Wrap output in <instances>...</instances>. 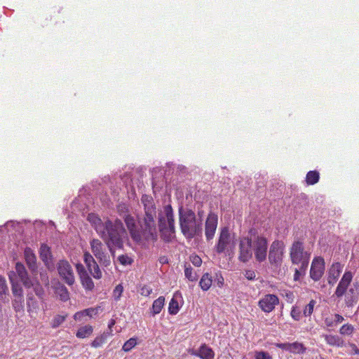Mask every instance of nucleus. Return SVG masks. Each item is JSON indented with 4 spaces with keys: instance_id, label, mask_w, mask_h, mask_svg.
I'll return each instance as SVG.
<instances>
[{
    "instance_id": "obj_48",
    "label": "nucleus",
    "mask_w": 359,
    "mask_h": 359,
    "mask_svg": "<svg viewBox=\"0 0 359 359\" xmlns=\"http://www.w3.org/2000/svg\"><path fill=\"white\" fill-rule=\"evenodd\" d=\"M245 276L248 280H254L255 278V273L254 271L248 270L245 273Z\"/></svg>"
},
{
    "instance_id": "obj_21",
    "label": "nucleus",
    "mask_w": 359,
    "mask_h": 359,
    "mask_svg": "<svg viewBox=\"0 0 359 359\" xmlns=\"http://www.w3.org/2000/svg\"><path fill=\"white\" fill-rule=\"evenodd\" d=\"M40 257L42 259V261L44 262L46 266L50 269L53 266L52 264V256L50 253V250L48 246H47L46 244L41 245L40 248Z\"/></svg>"
},
{
    "instance_id": "obj_18",
    "label": "nucleus",
    "mask_w": 359,
    "mask_h": 359,
    "mask_svg": "<svg viewBox=\"0 0 359 359\" xmlns=\"http://www.w3.org/2000/svg\"><path fill=\"white\" fill-rule=\"evenodd\" d=\"M43 295L39 297L40 301L34 298L29 297L27 299V311L32 318H35L39 313L43 304Z\"/></svg>"
},
{
    "instance_id": "obj_35",
    "label": "nucleus",
    "mask_w": 359,
    "mask_h": 359,
    "mask_svg": "<svg viewBox=\"0 0 359 359\" xmlns=\"http://www.w3.org/2000/svg\"><path fill=\"white\" fill-rule=\"evenodd\" d=\"M88 271H90V273H91V275L95 278L100 279L102 278V272H101L98 265L97 264V263L93 264V265L88 266Z\"/></svg>"
},
{
    "instance_id": "obj_23",
    "label": "nucleus",
    "mask_w": 359,
    "mask_h": 359,
    "mask_svg": "<svg viewBox=\"0 0 359 359\" xmlns=\"http://www.w3.org/2000/svg\"><path fill=\"white\" fill-rule=\"evenodd\" d=\"M25 259L30 270L32 271L36 269V259L34 253L30 248H26L25 250Z\"/></svg>"
},
{
    "instance_id": "obj_33",
    "label": "nucleus",
    "mask_w": 359,
    "mask_h": 359,
    "mask_svg": "<svg viewBox=\"0 0 359 359\" xmlns=\"http://www.w3.org/2000/svg\"><path fill=\"white\" fill-rule=\"evenodd\" d=\"M67 318V315H56L51 320L50 325L53 328H57L62 325Z\"/></svg>"
},
{
    "instance_id": "obj_45",
    "label": "nucleus",
    "mask_w": 359,
    "mask_h": 359,
    "mask_svg": "<svg viewBox=\"0 0 359 359\" xmlns=\"http://www.w3.org/2000/svg\"><path fill=\"white\" fill-rule=\"evenodd\" d=\"M354 292V290L353 288H351L348 290V294L345 297V302L348 306H351L353 305V302H355V299L350 296L351 294H353Z\"/></svg>"
},
{
    "instance_id": "obj_6",
    "label": "nucleus",
    "mask_w": 359,
    "mask_h": 359,
    "mask_svg": "<svg viewBox=\"0 0 359 359\" xmlns=\"http://www.w3.org/2000/svg\"><path fill=\"white\" fill-rule=\"evenodd\" d=\"M251 237L252 247L255 252L257 261L262 262L266 259L267 254V241L259 235L255 234V231L251 229L249 232Z\"/></svg>"
},
{
    "instance_id": "obj_56",
    "label": "nucleus",
    "mask_w": 359,
    "mask_h": 359,
    "mask_svg": "<svg viewBox=\"0 0 359 359\" xmlns=\"http://www.w3.org/2000/svg\"><path fill=\"white\" fill-rule=\"evenodd\" d=\"M225 238H226V244L227 241H228V239H229V234L226 232Z\"/></svg>"
},
{
    "instance_id": "obj_37",
    "label": "nucleus",
    "mask_w": 359,
    "mask_h": 359,
    "mask_svg": "<svg viewBox=\"0 0 359 359\" xmlns=\"http://www.w3.org/2000/svg\"><path fill=\"white\" fill-rule=\"evenodd\" d=\"M316 304V302L311 299L309 303L305 306L303 312L305 316H310L313 312V308Z\"/></svg>"
},
{
    "instance_id": "obj_30",
    "label": "nucleus",
    "mask_w": 359,
    "mask_h": 359,
    "mask_svg": "<svg viewBox=\"0 0 359 359\" xmlns=\"http://www.w3.org/2000/svg\"><path fill=\"white\" fill-rule=\"evenodd\" d=\"M55 293L63 302H66L69 299V292L67 289L61 284H59L58 286L55 288Z\"/></svg>"
},
{
    "instance_id": "obj_15",
    "label": "nucleus",
    "mask_w": 359,
    "mask_h": 359,
    "mask_svg": "<svg viewBox=\"0 0 359 359\" xmlns=\"http://www.w3.org/2000/svg\"><path fill=\"white\" fill-rule=\"evenodd\" d=\"M101 310L100 306L90 307L82 311H78L74 313V319L76 321L83 322L86 321L88 318H93L96 317L100 311Z\"/></svg>"
},
{
    "instance_id": "obj_50",
    "label": "nucleus",
    "mask_w": 359,
    "mask_h": 359,
    "mask_svg": "<svg viewBox=\"0 0 359 359\" xmlns=\"http://www.w3.org/2000/svg\"><path fill=\"white\" fill-rule=\"evenodd\" d=\"M76 268L80 277L81 273H87L84 269V266L81 264H77Z\"/></svg>"
},
{
    "instance_id": "obj_1",
    "label": "nucleus",
    "mask_w": 359,
    "mask_h": 359,
    "mask_svg": "<svg viewBox=\"0 0 359 359\" xmlns=\"http://www.w3.org/2000/svg\"><path fill=\"white\" fill-rule=\"evenodd\" d=\"M141 202L144 209V216L136 222L131 215L123 217L125 223L133 240L137 243L142 240L154 241L157 238L155 217L156 205L151 196L143 195Z\"/></svg>"
},
{
    "instance_id": "obj_54",
    "label": "nucleus",
    "mask_w": 359,
    "mask_h": 359,
    "mask_svg": "<svg viewBox=\"0 0 359 359\" xmlns=\"http://www.w3.org/2000/svg\"><path fill=\"white\" fill-rule=\"evenodd\" d=\"M325 323L327 327H332L334 325V319L326 318L325 320Z\"/></svg>"
},
{
    "instance_id": "obj_17",
    "label": "nucleus",
    "mask_w": 359,
    "mask_h": 359,
    "mask_svg": "<svg viewBox=\"0 0 359 359\" xmlns=\"http://www.w3.org/2000/svg\"><path fill=\"white\" fill-rule=\"evenodd\" d=\"M183 304V297L179 291H177L174 293L172 298L171 299L169 306H168V312L171 315L177 314L180 307Z\"/></svg>"
},
{
    "instance_id": "obj_53",
    "label": "nucleus",
    "mask_w": 359,
    "mask_h": 359,
    "mask_svg": "<svg viewBox=\"0 0 359 359\" xmlns=\"http://www.w3.org/2000/svg\"><path fill=\"white\" fill-rule=\"evenodd\" d=\"M276 346L280 348H281V349H283V350H285V351H289L290 343L277 344Z\"/></svg>"
},
{
    "instance_id": "obj_34",
    "label": "nucleus",
    "mask_w": 359,
    "mask_h": 359,
    "mask_svg": "<svg viewBox=\"0 0 359 359\" xmlns=\"http://www.w3.org/2000/svg\"><path fill=\"white\" fill-rule=\"evenodd\" d=\"M184 275L190 281H196L198 278L196 273H195L192 268L189 265H185Z\"/></svg>"
},
{
    "instance_id": "obj_42",
    "label": "nucleus",
    "mask_w": 359,
    "mask_h": 359,
    "mask_svg": "<svg viewBox=\"0 0 359 359\" xmlns=\"http://www.w3.org/2000/svg\"><path fill=\"white\" fill-rule=\"evenodd\" d=\"M84 262L87 267L92 266L93 264L96 263L92 255L88 252H86L84 253Z\"/></svg>"
},
{
    "instance_id": "obj_11",
    "label": "nucleus",
    "mask_w": 359,
    "mask_h": 359,
    "mask_svg": "<svg viewBox=\"0 0 359 359\" xmlns=\"http://www.w3.org/2000/svg\"><path fill=\"white\" fill-rule=\"evenodd\" d=\"M90 248L95 257L99 259L101 263L105 266L110 263L109 257L104 252L103 245L100 241L98 239H93L90 241Z\"/></svg>"
},
{
    "instance_id": "obj_44",
    "label": "nucleus",
    "mask_w": 359,
    "mask_h": 359,
    "mask_svg": "<svg viewBox=\"0 0 359 359\" xmlns=\"http://www.w3.org/2000/svg\"><path fill=\"white\" fill-rule=\"evenodd\" d=\"M255 358V359H271L270 354L265 351H256Z\"/></svg>"
},
{
    "instance_id": "obj_28",
    "label": "nucleus",
    "mask_w": 359,
    "mask_h": 359,
    "mask_svg": "<svg viewBox=\"0 0 359 359\" xmlns=\"http://www.w3.org/2000/svg\"><path fill=\"white\" fill-rule=\"evenodd\" d=\"M320 175L316 170L308 172L306 177V182L308 185H313L319 181Z\"/></svg>"
},
{
    "instance_id": "obj_46",
    "label": "nucleus",
    "mask_w": 359,
    "mask_h": 359,
    "mask_svg": "<svg viewBox=\"0 0 359 359\" xmlns=\"http://www.w3.org/2000/svg\"><path fill=\"white\" fill-rule=\"evenodd\" d=\"M152 293V289L148 285H144L140 289V294L144 297H148Z\"/></svg>"
},
{
    "instance_id": "obj_13",
    "label": "nucleus",
    "mask_w": 359,
    "mask_h": 359,
    "mask_svg": "<svg viewBox=\"0 0 359 359\" xmlns=\"http://www.w3.org/2000/svg\"><path fill=\"white\" fill-rule=\"evenodd\" d=\"M251 237L243 238L240 242L239 259L243 262H248L252 256Z\"/></svg>"
},
{
    "instance_id": "obj_20",
    "label": "nucleus",
    "mask_w": 359,
    "mask_h": 359,
    "mask_svg": "<svg viewBox=\"0 0 359 359\" xmlns=\"http://www.w3.org/2000/svg\"><path fill=\"white\" fill-rule=\"evenodd\" d=\"M189 353H190L191 355L198 356L201 359H212L214 357V353L212 350L205 345L201 346L198 351L189 350Z\"/></svg>"
},
{
    "instance_id": "obj_29",
    "label": "nucleus",
    "mask_w": 359,
    "mask_h": 359,
    "mask_svg": "<svg viewBox=\"0 0 359 359\" xmlns=\"http://www.w3.org/2000/svg\"><path fill=\"white\" fill-rule=\"evenodd\" d=\"M80 278H81L82 285L86 290H91L93 289L94 283H93L92 279L89 277V276L87 273H81Z\"/></svg>"
},
{
    "instance_id": "obj_32",
    "label": "nucleus",
    "mask_w": 359,
    "mask_h": 359,
    "mask_svg": "<svg viewBox=\"0 0 359 359\" xmlns=\"http://www.w3.org/2000/svg\"><path fill=\"white\" fill-rule=\"evenodd\" d=\"M199 284L202 290H208L212 285V279L209 277L208 274L206 273L202 276Z\"/></svg>"
},
{
    "instance_id": "obj_5",
    "label": "nucleus",
    "mask_w": 359,
    "mask_h": 359,
    "mask_svg": "<svg viewBox=\"0 0 359 359\" xmlns=\"http://www.w3.org/2000/svg\"><path fill=\"white\" fill-rule=\"evenodd\" d=\"M180 223L182 233L187 238H192L197 229L196 216L193 211H180Z\"/></svg>"
},
{
    "instance_id": "obj_2",
    "label": "nucleus",
    "mask_w": 359,
    "mask_h": 359,
    "mask_svg": "<svg viewBox=\"0 0 359 359\" xmlns=\"http://www.w3.org/2000/svg\"><path fill=\"white\" fill-rule=\"evenodd\" d=\"M88 220L94 226L97 233L106 241L110 250L112 248H121L128 238V234L120 220L114 222L107 219L102 221L95 214H89Z\"/></svg>"
},
{
    "instance_id": "obj_8",
    "label": "nucleus",
    "mask_w": 359,
    "mask_h": 359,
    "mask_svg": "<svg viewBox=\"0 0 359 359\" xmlns=\"http://www.w3.org/2000/svg\"><path fill=\"white\" fill-rule=\"evenodd\" d=\"M285 244L282 241H274L269 248V260L272 264H279L282 262Z\"/></svg>"
},
{
    "instance_id": "obj_7",
    "label": "nucleus",
    "mask_w": 359,
    "mask_h": 359,
    "mask_svg": "<svg viewBox=\"0 0 359 359\" xmlns=\"http://www.w3.org/2000/svg\"><path fill=\"white\" fill-rule=\"evenodd\" d=\"M13 272L16 275L17 280H20L21 282H22L23 285L26 287H33L34 291L37 296L41 297L43 294V289L38 283V281L35 280H29V278L27 277V271L23 264L20 262L16 263L15 271Z\"/></svg>"
},
{
    "instance_id": "obj_41",
    "label": "nucleus",
    "mask_w": 359,
    "mask_h": 359,
    "mask_svg": "<svg viewBox=\"0 0 359 359\" xmlns=\"http://www.w3.org/2000/svg\"><path fill=\"white\" fill-rule=\"evenodd\" d=\"M118 259L120 263L124 266L130 265L133 262V259L126 255L119 256Z\"/></svg>"
},
{
    "instance_id": "obj_9",
    "label": "nucleus",
    "mask_w": 359,
    "mask_h": 359,
    "mask_svg": "<svg viewBox=\"0 0 359 359\" xmlns=\"http://www.w3.org/2000/svg\"><path fill=\"white\" fill-rule=\"evenodd\" d=\"M8 278L12 285V292L15 297L13 306L15 309L22 308V302L23 301V292L20 285L17 280L16 275L14 272H9Z\"/></svg>"
},
{
    "instance_id": "obj_25",
    "label": "nucleus",
    "mask_w": 359,
    "mask_h": 359,
    "mask_svg": "<svg viewBox=\"0 0 359 359\" xmlns=\"http://www.w3.org/2000/svg\"><path fill=\"white\" fill-rule=\"evenodd\" d=\"M165 304V298L163 297H159L158 299L154 301L151 307V313L153 316H156L161 311Z\"/></svg>"
},
{
    "instance_id": "obj_14",
    "label": "nucleus",
    "mask_w": 359,
    "mask_h": 359,
    "mask_svg": "<svg viewBox=\"0 0 359 359\" xmlns=\"http://www.w3.org/2000/svg\"><path fill=\"white\" fill-rule=\"evenodd\" d=\"M279 303L278 297L275 294H266L259 301V306L266 313L272 311Z\"/></svg>"
},
{
    "instance_id": "obj_47",
    "label": "nucleus",
    "mask_w": 359,
    "mask_h": 359,
    "mask_svg": "<svg viewBox=\"0 0 359 359\" xmlns=\"http://www.w3.org/2000/svg\"><path fill=\"white\" fill-rule=\"evenodd\" d=\"M291 316L295 320H299L301 316V311L297 307H293L291 311Z\"/></svg>"
},
{
    "instance_id": "obj_19",
    "label": "nucleus",
    "mask_w": 359,
    "mask_h": 359,
    "mask_svg": "<svg viewBox=\"0 0 359 359\" xmlns=\"http://www.w3.org/2000/svg\"><path fill=\"white\" fill-rule=\"evenodd\" d=\"M217 226V217L214 214H210L205 222V236L207 239H212L214 236Z\"/></svg>"
},
{
    "instance_id": "obj_24",
    "label": "nucleus",
    "mask_w": 359,
    "mask_h": 359,
    "mask_svg": "<svg viewBox=\"0 0 359 359\" xmlns=\"http://www.w3.org/2000/svg\"><path fill=\"white\" fill-rule=\"evenodd\" d=\"M93 332V326L90 325H85L83 326L80 327L76 333V337L79 339H84L89 337Z\"/></svg>"
},
{
    "instance_id": "obj_27",
    "label": "nucleus",
    "mask_w": 359,
    "mask_h": 359,
    "mask_svg": "<svg viewBox=\"0 0 359 359\" xmlns=\"http://www.w3.org/2000/svg\"><path fill=\"white\" fill-rule=\"evenodd\" d=\"M109 337H111V332H103L102 334L95 338L91 343V346L94 348L100 347Z\"/></svg>"
},
{
    "instance_id": "obj_39",
    "label": "nucleus",
    "mask_w": 359,
    "mask_h": 359,
    "mask_svg": "<svg viewBox=\"0 0 359 359\" xmlns=\"http://www.w3.org/2000/svg\"><path fill=\"white\" fill-rule=\"evenodd\" d=\"M123 292V286L121 284L116 285L113 291V297H114V299L118 300L120 299V297H121Z\"/></svg>"
},
{
    "instance_id": "obj_16",
    "label": "nucleus",
    "mask_w": 359,
    "mask_h": 359,
    "mask_svg": "<svg viewBox=\"0 0 359 359\" xmlns=\"http://www.w3.org/2000/svg\"><path fill=\"white\" fill-rule=\"evenodd\" d=\"M352 278L353 276L351 272L346 271L344 273V274L342 276V278L341 279L339 283L338 284V286L334 293L337 297H341L343 295L345 294L347 288L352 280Z\"/></svg>"
},
{
    "instance_id": "obj_26",
    "label": "nucleus",
    "mask_w": 359,
    "mask_h": 359,
    "mask_svg": "<svg viewBox=\"0 0 359 359\" xmlns=\"http://www.w3.org/2000/svg\"><path fill=\"white\" fill-rule=\"evenodd\" d=\"M326 342L330 346L341 347L344 346L343 339L337 335H325Z\"/></svg>"
},
{
    "instance_id": "obj_4",
    "label": "nucleus",
    "mask_w": 359,
    "mask_h": 359,
    "mask_svg": "<svg viewBox=\"0 0 359 359\" xmlns=\"http://www.w3.org/2000/svg\"><path fill=\"white\" fill-rule=\"evenodd\" d=\"M290 257L292 264L301 265V270H306L309 264L311 252L304 246V243L297 239L290 248Z\"/></svg>"
},
{
    "instance_id": "obj_43",
    "label": "nucleus",
    "mask_w": 359,
    "mask_h": 359,
    "mask_svg": "<svg viewBox=\"0 0 359 359\" xmlns=\"http://www.w3.org/2000/svg\"><path fill=\"white\" fill-rule=\"evenodd\" d=\"M189 260L195 266H200L202 264L201 258L196 255H191L189 257Z\"/></svg>"
},
{
    "instance_id": "obj_52",
    "label": "nucleus",
    "mask_w": 359,
    "mask_h": 359,
    "mask_svg": "<svg viewBox=\"0 0 359 359\" xmlns=\"http://www.w3.org/2000/svg\"><path fill=\"white\" fill-rule=\"evenodd\" d=\"M343 320H344V318H343L342 316H341L339 314H335L334 315V325L338 324V323H342Z\"/></svg>"
},
{
    "instance_id": "obj_51",
    "label": "nucleus",
    "mask_w": 359,
    "mask_h": 359,
    "mask_svg": "<svg viewBox=\"0 0 359 359\" xmlns=\"http://www.w3.org/2000/svg\"><path fill=\"white\" fill-rule=\"evenodd\" d=\"M299 267L298 269H295L294 271V279L297 280L299 276L302 273H304L306 270H301V265H299Z\"/></svg>"
},
{
    "instance_id": "obj_3",
    "label": "nucleus",
    "mask_w": 359,
    "mask_h": 359,
    "mask_svg": "<svg viewBox=\"0 0 359 359\" xmlns=\"http://www.w3.org/2000/svg\"><path fill=\"white\" fill-rule=\"evenodd\" d=\"M158 229L161 238L169 242L175 237V219L173 210L170 205L164 206L158 212Z\"/></svg>"
},
{
    "instance_id": "obj_49",
    "label": "nucleus",
    "mask_w": 359,
    "mask_h": 359,
    "mask_svg": "<svg viewBox=\"0 0 359 359\" xmlns=\"http://www.w3.org/2000/svg\"><path fill=\"white\" fill-rule=\"evenodd\" d=\"M116 324L114 319H111L108 323V330L106 332H111V336L113 335L112 327Z\"/></svg>"
},
{
    "instance_id": "obj_12",
    "label": "nucleus",
    "mask_w": 359,
    "mask_h": 359,
    "mask_svg": "<svg viewBox=\"0 0 359 359\" xmlns=\"http://www.w3.org/2000/svg\"><path fill=\"white\" fill-rule=\"evenodd\" d=\"M325 271V262L320 257H315L311 263L310 276L315 280H319L323 276Z\"/></svg>"
},
{
    "instance_id": "obj_40",
    "label": "nucleus",
    "mask_w": 359,
    "mask_h": 359,
    "mask_svg": "<svg viewBox=\"0 0 359 359\" xmlns=\"http://www.w3.org/2000/svg\"><path fill=\"white\" fill-rule=\"evenodd\" d=\"M353 327L351 325L346 324V325H344L340 328V333L341 334L349 335L353 332Z\"/></svg>"
},
{
    "instance_id": "obj_38",
    "label": "nucleus",
    "mask_w": 359,
    "mask_h": 359,
    "mask_svg": "<svg viewBox=\"0 0 359 359\" xmlns=\"http://www.w3.org/2000/svg\"><path fill=\"white\" fill-rule=\"evenodd\" d=\"M224 229H221L219 240L217 246V250L218 252H222L224 250Z\"/></svg>"
},
{
    "instance_id": "obj_36",
    "label": "nucleus",
    "mask_w": 359,
    "mask_h": 359,
    "mask_svg": "<svg viewBox=\"0 0 359 359\" xmlns=\"http://www.w3.org/2000/svg\"><path fill=\"white\" fill-rule=\"evenodd\" d=\"M137 344V339L135 338H130L126 341L122 347V349L126 351H130Z\"/></svg>"
},
{
    "instance_id": "obj_22",
    "label": "nucleus",
    "mask_w": 359,
    "mask_h": 359,
    "mask_svg": "<svg viewBox=\"0 0 359 359\" xmlns=\"http://www.w3.org/2000/svg\"><path fill=\"white\" fill-rule=\"evenodd\" d=\"M341 270V266L339 263L332 264L329 271L327 277V282L330 285H333L337 280Z\"/></svg>"
},
{
    "instance_id": "obj_31",
    "label": "nucleus",
    "mask_w": 359,
    "mask_h": 359,
    "mask_svg": "<svg viewBox=\"0 0 359 359\" xmlns=\"http://www.w3.org/2000/svg\"><path fill=\"white\" fill-rule=\"evenodd\" d=\"M306 349V347L302 343H290L289 351L292 353H303L305 352Z\"/></svg>"
},
{
    "instance_id": "obj_55",
    "label": "nucleus",
    "mask_w": 359,
    "mask_h": 359,
    "mask_svg": "<svg viewBox=\"0 0 359 359\" xmlns=\"http://www.w3.org/2000/svg\"><path fill=\"white\" fill-rule=\"evenodd\" d=\"M350 346L352 348L353 353L359 354V349L357 348V346L355 344H351Z\"/></svg>"
},
{
    "instance_id": "obj_10",
    "label": "nucleus",
    "mask_w": 359,
    "mask_h": 359,
    "mask_svg": "<svg viewBox=\"0 0 359 359\" xmlns=\"http://www.w3.org/2000/svg\"><path fill=\"white\" fill-rule=\"evenodd\" d=\"M57 271L60 276L69 285L74 283L73 269L69 263L66 260H60L57 263Z\"/></svg>"
}]
</instances>
